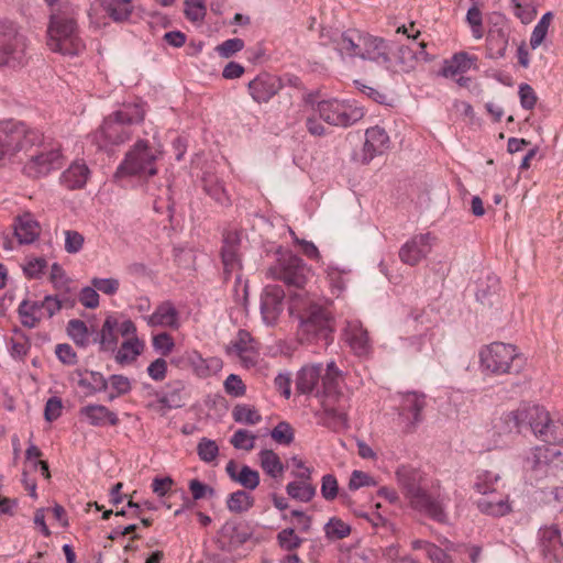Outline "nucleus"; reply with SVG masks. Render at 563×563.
<instances>
[{"label":"nucleus","instance_id":"obj_1","mask_svg":"<svg viewBox=\"0 0 563 563\" xmlns=\"http://www.w3.org/2000/svg\"><path fill=\"white\" fill-rule=\"evenodd\" d=\"M289 312L299 321L298 335L301 341H325L333 332L330 312L317 303L308 292L290 295Z\"/></svg>","mask_w":563,"mask_h":563},{"label":"nucleus","instance_id":"obj_2","mask_svg":"<svg viewBox=\"0 0 563 563\" xmlns=\"http://www.w3.org/2000/svg\"><path fill=\"white\" fill-rule=\"evenodd\" d=\"M550 413L539 405L523 404L518 409L505 412L494 423L496 432L510 434L515 430L520 432L522 427H529L540 440H545L550 422Z\"/></svg>","mask_w":563,"mask_h":563},{"label":"nucleus","instance_id":"obj_3","mask_svg":"<svg viewBox=\"0 0 563 563\" xmlns=\"http://www.w3.org/2000/svg\"><path fill=\"white\" fill-rule=\"evenodd\" d=\"M396 477L415 508L426 511L439 522L445 521L446 515L442 505L420 487L421 476L416 468L401 465L396 471Z\"/></svg>","mask_w":563,"mask_h":563},{"label":"nucleus","instance_id":"obj_4","mask_svg":"<svg viewBox=\"0 0 563 563\" xmlns=\"http://www.w3.org/2000/svg\"><path fill=\"white\" fill-rule=\"evenodd\" d=\"M482 367L493 375H516L525 367V360L517 347L503 342H494L479 352Z\"/></svg>","mask_w":563,"mask_h":563},{"label":"nucleus","instance_id":"obj_5","mask_svg":"<svg viewBox=\"0 0 563 563\" xmlns=\"http://www.w3.org/2000/svg\"><path fill=\"white\" fill-rule=\"evenodd\" d=\"M47 46L53 52L69 56L82 52L85 44L78 36L76 21L65 14H52L47 27Z\"/></svg>","mask_w":563,"mask_h":563},{"label":"nucleus","instance_id":"obj_6","mask_svg":"<svg viewBox=\"0 0 563 563\" xmlns=\"http://www.w3.org/2000/svg\"><path fill=\"white\" fill-rule=\"evenodd\" d=\"M161 152L146 140H139L126 152L123 162L118 166L114 177L154 176L157 173L155 162Z\"/></svg>","mask_w":563,"mask_h":563},{"label":"nucleus","instance_id":"obj_7","mask_svg":"<svg viewBox=\"0 0 563 563\" xmlns=\"http://www.w3.org/2000/svg\"><path fill=\"white\" fill-rule=\"evenodd\" d=\"M145 112L139 104H126L103 120L100 134L110 144L119 145L130 140V126L144 120Z\"/></svg>","mask_w":563,"mask_h":563},{"label":"nucleus","instance_id":"obj_8","mask_svg":"<svg viewBox=\"0 0 563 563\" xmlns=\"http://www.w3.org/2000/svg\"><path fill=\"white\" fill-rule=\"evenodd\" d=\"M268 275L288 287L299 289L298 292H305L302 289L311 277V271L300 257L287 255L268 268Z\"/></svg>","mask_w":563,"mask_h":563},{"label":"nucleus","instance_id":"obj_9","mask_svg":"<svg viewBox=\"0 0 563 563\" xmlns=\"http://www.w3.org/2000/svg\"><path fill=\"white\" fill-rule=\"evenodd\" d=\"M26 37L13 24L0 25V67H19L26 58Z\"/></svg>","mask_w":563,"mask_h":563},{"label":"nucleus","instance_id":"obj_10","mask_svg":"<svg viewBox=\"0 0 563 563\" xmlns=\"http://www.w3.org/2000/svg\"><path fill=\"white\" fill-rule=\"evenodd\" d=\"M317 111L324 122L341 128L351 126L364 117L361 108L336 99L318 102Z\"/></svg>","mask_w":563,"mask_h":563},{"label":"nucleus","instance_id":"obj_11","mask_svg":"<svg viewBox=\"0 0 563 563\" xmlns=\"http://www.w3.org/2000/svg\"><path fill=\"white\" fill-rule=\"evenodd\" d=\"M37 140V133L30 131L22 122L4 121L0 123V159L31 146Z\"/></svg>","mask_w":563,"mask_h":563},{"label":"nucleus","instance_id":"obj_12","mask_svg":"<svg viewBox=\"0 0 563 563\" xmlns=\"http://www.w3.org/2000/svg\"><path fill=\"white\" fill-rule=\"evenodd\" d=\"M366 34L357 29H349L343 32H335L331 36V43L341 56L361 58L362 51L366 46Z\"/></svg>","mask_w":563,"mask_h":563},{"label":"nucleus","instance_id":"obj_13","mask_svg":"<svg viewBox=\"0 0 563 563\" xmlns=\"http://www.w3.org/2000/svg\"><path fill=\"white\" fill-rule=\"evenodd\" d=\"M433 240L434 238L429 232L412 236L400 247V261L410 266L417 265L431 252Z\"/></svg>","mask_w":563,"mask_h":563},{"label":"nucleus","instance_id":"obj_14","mask_svg":"<svg viewBox=\"0 0 563 563\" xmlns=\"http://www.w3.org/2000/svg\"><path fill=\"white\" fill-rule=\"evenodd\" d=\"M540 547L543 559L548 563L563 560V541L556 525L544 526L539 531Z\"/></svg>","mask_w":563,"mask_h":563},{"label":"nucleus","instance_id":"obj_15","mask_svg":"<svg viewBox=\"0 0 563 563\" xmlns=\"http://www.w3.org/2000/svg\"><path fill=\"white\" fill-rule=\"evenodd\" d=\"M63 165V155L59 148H51L34 155L25 164L24 170L31 177H41L47 175L51 170L60 168Z\"/></svg>","mask_w":563,"mask_h":563},{"label":"nucleus","instance_id":"obj_16","mask_svg":"<svg viewBox=\"0 0 563 563\" xmlns=\"http://www.w3.org/2000/svg\"><path fill=\"white\" fill-rule=\"evenodd\" d=\"M390 147V139L386 130L379 125L365 131L362 162L369 163L374 157L383 155Z\"/></svg>","mask_w":563,"mask_h":563},{"label":"nucleus","instance_id":"obj_17","mask_svg":"<svg viewBox=\"0 0 563 563\" xmlns=\"http://www.w3.org/2000/svg\"><path fill=\"white\" fill-rule=\"evenodd\" d=\"M240 243L241 238L236 231H229L223 235L221 258L225 279L229 278L232 273L239 272L242 267L239 254Z\"/></svg>","mask_w":563,"mask_h":563},{"label":"nucleus","instance_id":"obj_18","mask_svg":"<svg viewBox=\"0 0 563 563\" xmlns=\"http://www.w3.org/2000/svg\"><path fill=\"white\" fill-rule=\"evenodd\" d=\"M549 456H554V453L548 451L545 446H537L530 451L525 459V468L530 474V479L538 482L551 474L548 466Z\"/></svg>","mask_w":563,"mask_h":563},{"label":"nucleus","instance_id":"obj_19","mask_svg":"<svg viewBox=\"0 0 563 563\" xmlns=\"http://www.w3.org/2000/svg\"><path fill=\"white\" fill-rule=\"evenodd\" d=\"M280 88V81L268 74L258 75L249 82L250 93L257 103L268 102Z\"/></svg>","mask_w":563,"mask_h":563},{"label":"nucleus","instance_id":"obj_20","mask_svg":"<svg viewBox=\"0 0 563 563\" xmlns=\"http://www.w3.org/2000/svg\"><path fill=\"white\" fill-rule=\"evenodd\" d=\"M510 30L507 25L495 24L488 30L486 37L487 57L498 59L506 55Z\"/></svg>","mask_w":563,"mask_h":563},{"label":"nucleus","instance_id":"obj_21","mask_svg":"<svg viewBox=\"0 0 563 563\" xmlns=\"http://www.w3.org/2000/svg\"><path fill=\"white\" fill-rule=\"evenodd\" d=\"M118 325L119 320L115 316H107L101 329L96 332V335L92 339L93 343L99 344L100 352H115L119 343Z\"/></svg>","mask_w":563,"mask_h":563},{"label":"nucleus","instance_id":"obj_22","mask_svg":"<svg viewBox=\"0 0 563 563\" xmlns=\"http://www.w3.org/2000/svg\"><path fill=\"white\" fill-rule=\"evenodd\" d=\"M284 297V290L277 286H267L265 288L261 302V313L267 324H272L276 321L282 311Z\"/></svg>","mask_w":563,"mask_h":563},{"label":"nucleus","instance_id":"obj_23","mask_svg":"<svg viewBox=\"0 0 563 563\" xmlns=\"http://www.w3.org/2000/svg\"><path fill=\"white\" fill-rule=\"evenodd\" d=\"M79 416L93 427L117 426L120 421L118 415L103 405L84 406L79 409Z\"/></svg>","mask_w":563,"mask_h":563},{"label":"nucleus","instance_id":"obj_24","mask_svg":"<svg viewBox=\"0 0 563 563\" xmlns=\"http://www.w3.org/2000/svg\"><path fill=\"white\" fill-rule=\"evenodd\" d=\"M150 327H166L170 329L179 328V312L170 301H163L155 311L146 317Z\"/></svg>","mask_w":563,"mask_h":563},{"label":"nucleus","instance_id":"obj_25","mask_svg":"<svg viewBox=\"0 0 563 563\" xmlns=\"http://www.w3.org/2000/svg\"><path fill=\"white\" fill-rule=\"evenodd\" d=\"M232 350L240 357L244 366L250 367L256 364L258 357L257 346L247 331H239L238 340L233 343Z\"/></svg>","mask_w":563,"mask_h":563},{"label":"nucleus","instance_id":"obj_26","mask_svg":"<svg viewBox=\"0 0 563 563\" xmlns=\"http://www.w3.org/2000/svg\"><path fill=\"white\" fill-rule=\"evenodd\" d=\"M366 46L362 51V59L373 60L379 65L388 67L390 57L385 41L380 37L366 34Z\"/></svg>","mask_w":563,"mask_h":563},{"label":"nucleus","instance_id":"obj_27","mask_svg":"<svg viewBox=\"0 0 563 563\" xmlns=\"http://www.w3.org/2000/svg\"><path fill=\"white\" fill-rule=\"evenodd\" d=\"M426 407L424 394L408 391L404 394L400 404V415L416 424L421 421V411Z\"/></svg>","mask_w":563,"mask_h":563},{"label":"nucleus","instance_id":"obj_28","mask_svg":"<svg viewBox=\"0 0 563 563\" xmlns=\"http://www.w3.org/2000/svg\"><path fill=\"white\" fill-rule=\"evenodd\" d=\"M40 225L33 219L32 214L24 213L18 218L14 225V234L20 244L33 243L40 236Z\"/></svg>","mask_w":563,"mask_h":563},{"label":"nucleus","instance_id":"obj_29","mask_svg":"<svg viewBox=\"0 0 563 563\" xmlns=\"http://www.w3.org/2000/svg\"><path fill=\"white\" fill-rule=\"evenodd\" d=\"M346 341L357 355H365L369 351V338L367 330L360 323H349L346 328Z\"/></svg>","mask_w":563,"mask_h":563},{"label":"nucleus","instance_id":"obj_30","mask_svg":"<svg viewBox=\"0 0 563 563\" xmlns=\"http://www.w3.org/2000/svg\"><path fill=\"white\" fill-rule=\"evenodd\" d=\"M89 173L86 164L75 162L62 174L60 180L68 189H79L86 185Z\"/></svg>","mask_w":563,"mask_h":563},{"label":"nucleus","instance_id":"obj_31","mask_svg":"<svg viewBox=\"0 0 563 563\" xmlns=\"http://www.w3.org/2000/svg\"><path fill=\"white\" fill-rule=\"evenodd\" d=\"M476 504L481 512L494 517L505 516L511 510L508 499L496 496V493L481 497Z\"/></svg>","mask_w":563,"mask_h":563},{"label":"nucleus","instance_id":"obj_32","mask_svg":"<svg viewBox=\"0 0 563 563\" xmlns=\"http://www.w3.org/2000/svg\"><path fill=\"white\" fill-rule=\"evenodd\" d=\"M144 343L137 338H128L115 350V362L120 365L131 364L142 353Z\"/></svg>","mask_w":563,"mask_h":563},{"label":"nucleus","instance_id":"obj_33","mask_svg":"<svg viewBox=\"0 0 563 563\" xmlns=\"http://www.w3.org/2000/svg\"><path fill=\"white\" fill-rule=\"evenodd\" d=\"M101 7L108 16L117 23L128 21L134 9L131 0H102Z\"/></svg>","mask_w":563,"mask_h":563},{"label":"nucleus","instance_id":"obj_34","mask_svg":"<svg viewBox=\"0 0 563 563\" xmlns=\"http://www.w3.org/2000/svg\"><path fill=\"white\" fill-rule=\"evenodd\" d=\"M474 62H476V57H472L465 52H460L454 54L451 59L444 62L440 73L443 77H453L457 74L466 73L471 69Z\"/></svg>","mask_w":563,"mask_h":563},{"label":"nucleus","instance_id":"obj_35","mask_svg":"<svg viewBox=\"0 0 563 563\" xmlns=\"http://www.w3.org/2000/svg\"><path fill=\"white\" fill-rule=\"evenodd\" d=\"M322 365L305 366L297 375L296 388L300 394L311 393L321 377Z\"/></svg>","mask_w":563,"mask_h":563},{"label":"nucleus","instance_id":"obj_36","mask_svg":"<svg viewBox=\"0 0 563 563\" xmlns=\"http://www.w3.org/2000/svg\"><path fill=\"white\" fill-rule=\"evenodd\" d=\"M42 310L41 301L24 299L18 307V314L23 327L27 329L36 328L41 322L37 312Z\"/></svg>","mask_w":563,"mask_h":563},{"label":"nucleus","instance_id":"obj_37","mask_svg":"<svg viewBox=\"0 0 563 563\" xmlns=\"http://www.w3.org/2000/svg\"><path fill=\"white\" fill-rule=\"evenodd\" d=\"M185 384L180 380L173 382L167 385L166 391L159 399V402L169 409L180 408L184 406Z\"/></svg>","mask_w":563,"mask_h":563},{"label":"nucleus","instance_id":"obj_38","mask_svg":"<svg viewBox=\"0 0 563 563\" xmlns=\"http://www.w3.org/2000/svg\"><path fill=\"white\" fill-rule=\"evenodd\" d=\"M261 467L271 477H279L284 473V465L279 456L272 450H262L258 453Z\"/></svg>","mask_w":563,"mask_h":563},{"label":"nucleus","instance_id":"obj_39","mask_svg":"<svg viewBox=\"0 0 563 563\" xmlns=\"http://www.w3.org/2000/svg\"><path fill=\"white\" fill-rule=\"evenodd\" d=\"M67 334L79 347H87L90 344L89 329L87 324L79 319H71L67 323Z\"/></svg>","mask_w":563,"mask_h":563},{"label":"nucleus","instance_id":"obj_40","mask_svg":"<svg viewBox=\"0 0 563 563\" xmlns=\"http://www.w3.org/2000/svg\"><path fill=\"white\" fill-rule=\"evenodd\" d=\"M316 487L310 482H290L286 486V493L292 499L308 503L316 496Z\"/></svg>","mask_w":563,"mask_h":563},{"label":"nucleus","instance_id":"obj_41","mask_svg":"<svg viewBox=\"0 0 563 563\" xmlns=\"http://www.w3.org/2000/svg\"><path fill=\"white\" fill-rule=\"evenodd\" d=\"M254 506V498L245 490H236L229 495L227 507L231 512L242 514Z\"/></svg>","mask_w":563,"mask_h":563},{"label":"nucleus","instance_id":"obj_42","mask_svg":"<svg viewBox=\"0 0 563 563\" xmlns=\"http://www.w3.org/2000/svg\"><path fill=\"white\" fill-rule=\"evenodd\" d=\"M232 417L235 422L251 426L262 421V416L250 405H236L232 410Z\"/></svg>","mask_w":563,"mask_h":563},{"label":"nucleus","instance_id":"obj_43","mask_svg":"<svg viewBox=\"0 0 563 563\" xmlns=\"http://www.w3.org/2000/svg\"><path fill=\"white\" fill-rule=\"evenodd\" d=\"M276 540L278 545L288 552L298 549L303 542V539L296 534L292 527L280 530L276 536Z\"/></svg>","mask_w":563,"mask_h":563},{"label":"nucleus","instance_id":"obj_44","mask_svg":"<svg viewBox=\"0 0 563 563\" xmlns=\"http://www.w3.org/2000/svg\"><path fill=\"white\" fill-rule=\"evenodd\" d=\"M327 538L331 540H341L351 533V527L339 518H331L324 526Z\"/></svg>","mask_w":563,"mask_h":563},{"label":"nucleus","instance_id":"obj_45","mask_svg":"<svg viewBox=\"0 0 563 563\" xmlns=\"http://www.w3.org/2000/svg\"><path fill=\"white\" fill-rule=\"evenodd\" d=\"M418 52L416 48L408 46V45H401L398 48L397 59L398 64L400 66V70L408 73L411 69L415 68L416 60H417Z\"/></svg>","mask_w":563,"mask_h":563},{"label":"nucleus","instance_id":"obj_46","mask_svg":"<svg viewBox=\"0 0 563 563\" xmlns=\"http://www.w3.org/2000/svg\"><path fill=\"white\" fill-rule=\"evenodd\" d=\"M235 482L245 489L254 490L260 485V473L247 465H243Z\"/></svg>","mask_w":563,"mask_h":563},{"label":"nucleus","instance_id":"obj_47","mask_svg":"<svg viewBox=\"0 0 563 563\" xmlns=\"http://www.w3.org/2000/svg\"><path fill=\"white\" fill-rule=\"evenodd\" d=\"M256 437L245 429H239L232 435L230 443L238 450L251 451L255 446Z\"/></svg>","mask_w":563,"mask_h":563},{"label":"nucleus","instance_id":"obj_48","mask_svg":"<svg viewBox=\"0 0 563 563\" xmlns=\"http://www.w3.org/2000/svg\"><path fill=\"white\" fill-rule=\"evenodd\" d=\"M197 453L201 461L211 463L219 454V446L216 441L202 438L197 445Z\"/></svg>","mask_w":563,"mask_h":563},{"label":"nucleus","instance_id":"obj_49","mask_svg":"<svg viewBox=\"0 0 563 563\" xmlns=\"http://www.w3.org/2000/svg\"><path fill=\"white\" fill-rule=\"evenodd\" d=\"M78 384L93 394L106 391L108 388V379L99 372H90V379L80 378Z\"/></svg>","mask_w":563,"mask_h":563},{"label":"nucleus","instance_id":"obj_50","mask_svg":"<svg viewBox=\"0 0 563 563\" xmlns=\"http://www.w3.org/2000/svg\"><path fill=\"white\" fill-rule=\"evenodd\" d=\"M207 9L203 0H186L185 14L186 18L192 22H200L205 19Z\"/></svg>","mask_w":563,"mask_h":563},{"label":"nucleus","instance_id":"obj_51","mask_svg":"<svg viewBox=\"0 0 563 563\" xmlns=\"http://www.w3.org/2000/svg\"><path fill=\"white\" fill-rule=\"evenodd\" d=\"M343 271L336 267L329 266L327 268V278L331 287L332 294L339 297L345 289V280L343 278Z\"/></svg>","mask_w":563,"mask_h":563},{"label":"nucleus","instance_id":"obj_52","mask_svg":"<svg viewBox=\"0 0 563 563\" xmlns=\"http://www.w3.org/2000/svg\"><path fill=\"white\" fill-rule=\"evenodd\" d=\"M65 235V251L69 254L78 253L85 243V238L81 233L75 230H66L64 231Z\"/></svg>","mask_w":563,"mask_h":563},{"label":"nucleus","instance_id":"obj_53","mask_svg":"<svg viewBox=\"0 0 563 563\" xmlns=\"http://www.w3.org/2000/svg\"><path fill=\"white\" fill-rule=\"evenodd\" d=\"M272 438L280 444H290L294 441V430L288 422H279L271 432Z\"/></svg>","mask_w":563,"mask_h":563},{"label":"nucleus","instance_id":"obj_54","mask_svg":"<svg viewBox=\"0 0 563 563\" xmlns=\"http://www.w3.org/2000/svg\"><path fill=\"white\" fill-rule=\"evenodd\" d=\"M339 494V485L334 475L325 474L322 476L321 481V495L322 497L330 501L336 498Z\"/></svg>","mask_w":563,"mask_h":563},{"label":"nucleus","instance_id":"obj_55","mask_svg":"<svg viewBox=\"0 0 563 563\" xmlns=\"http://www.w3.org/2000/svg\"><path fill=\"white\" fill-rule=\"evenodd\" d=\"M224 390L228 395L233 397H241L246 391V386L241 377L235 374H230L224 380Z\"/></svg>","mask_w":563,"mask_h":563},{"label":"nucleus","instance_id":"obj_56","mask_svg":"<svg viewBox=\"0 0 563 563\" xmlns=\"http://www.w3.org/2000/svg\"><path fill=\"white\" fill-rule=\"evenodd\" d=\"M244 47V42L241 38L234 37L229 38L218 45L216 47V51L219 53V55L223 58H229L233 56L235 53L240 52Z\"/></svg>","mask_w":563,"mask_h":563},{"label":"nucleus","instance_id":"obj_57","mask_svg":"<svg viewBox=\"0 0 563 563\" xmlns=\"http://www.w3.org/2000/svg\"><path fill=\"white\" fill-rule=\"evenodd\" d=\"M282 519L289 520V521L295 519L298 530L302 533H308L311 529V522H312L311 517L306 515L301 510H292L289 515L284 514V515H282Z\"/></svg>","mask_w":563,"mask_h":563},{"label":"nucleus","instance_id":"obj_58","mask_svg":"<svg viewBox=\"0 0 563 563\" xmlns=\"http://www.w3.org/2000/svg\"><path fill=\"white\" fill-rule=\"evenodd\" d=\"M175 346L174 339L167 332H163L153 336V347L162 355H168Z\"/></svg>","mask_w":563,"mask_h":563},{"label":"nucleus","instance_id":"obj_59","mask_svg":"<svg viewBox=\"0 0 563 563\" xmlns=\"http://www.w3.org/2000/svg\"><path fill=\"white\" fill-rule=\"evenodd\" d=\"M185 358L197 376L208 377V371H206V358H203L200 353L197 351L187 352Z\"/></svg>","mask_w":563,"mask_h":563},{"label":"nucleus","instance_id":"obj_60","mask_svg":"<svg viewBox=\"0 0 563 563\" xmlns=\"http://www.w3.org/2000/svg\"><path fill=\"white\" fill-rule=\"evenodd\" d=\"M189 490L192 495L194 500L213 497L216 494L214 489L211 486L200 482L197 478H194L189 482Z\"/></svg>","mask_w":563,"mask_h":563},{"label":"nucleus","instance_id":"obj_61","mask_svg":"<svg viewBox=\"0 0 563 563\" xmlns=\"http://www.w3.org/2000/svg\"><path fill=\"white\" fill-rule=\"evenodd\" d=\"M498 478V475H494L490 472H486L485 474L478 476L477 482L474 484V488L483 496L493 494L495 493V489L493 488V483L497 482Z\"/></svg>","mask_w":563,"mask_h":563},{"label":"nucleus","instance_id":"obj_62","mask_svg":"<svg viewBox=\"0 0 563 563\" xmlns=\"http://www.w3.org/2000/svg\"><path fill=\"white\" fill-rule=\"evenodd\" d=\"M375 485H376V481L371 475H368L365 472L357 471V470L352 472L350 481H349V488L351 490H356L361 487L375 486Z\"/></svg>","mask_w":563,"mask_h":563},{"label":"nucleus","instance_id":"obj_63","mask_svg":"<svg viewBox=\"0 0 563 563\" xmlns=\"http://www.w3.org/2000/svg\"><path fill=\"white\" fill-rule=\"evenodd\" d=\"M91 285L96 288V290H99L106 295H114L119 287L120 282L117 278H98L95 277L91 279Z\"/></svg>","mask_w":563,"mask_h":563},{"label":"nucleus","instance_id":"obj_64","mask_svg":"<svg viewBox=\"0 0 563 563\" xmlns=\"http://www.w3.org/2000/svg\"><path fill=\"white\" fill-rule=\"evenodd\" d=\"M78 300L84 307L95 309L99 306V294L93 286H86L80 290Z\"/></svg>","mask_w":563,"mask_h":563}]
</instances>
